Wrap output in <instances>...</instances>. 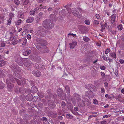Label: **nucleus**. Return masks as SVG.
Masks as SVG:
<instances>
[{
  "label": "nucleus",
  "mask_w": 124,
  "mask_h": 124,
  "mask_svg": "<svg viewBox=\"0 0 124 124\" xmlns=\"http://www.w3.org/2000/svg\"><path fill=\"white\" fill-rule=\"evenodd\" d=\"M10 80L7 79L6 80V83L7 85V89L8 90L10 91H11L14 87V85L12 84L10 81H12L14 83H15L16 81L18 84L21 85H23L26 83V80L24 78H22L20 80L17 79L16 78H13V77L11 75H10Z\"/></svg>",
  "instance_id": "nucleus-1"
},
{
  "label": "nucleus",
  "mask_w": 124,
  "mask_h": 124,
  "mask_svg": "<svg viewBox=\"0 0 124 124\" xmlns=\"http://www.w3.org/2000/svg\"><path fill=\"white\" fill-rule=\"evenodd\" d=\"M65 7L69 13L72 12L74 16L78 17H80L81 16V14H80L76 8H73L71 10L70 8L68 7L67 5Z\"/></svg>",
  "instance_id": "nucleus-2"
},
{
  "label": "nucleus",
  "mask_w": 124,
  "mask_h": 124,
  "mask_svg": "<svg viewBox=\"0 0 124 124\" xmlns=\"http://www.w3.org/2000/svg\"><path fill=\"white\" fill-rule=\"evenodd\" d=\"M43 26L46 29H50L53 27L54 24L50 22L49 20H45L43 22Z\"/></svg>",
  "instance_id": "nucleus-3"
},
{
  "label": "nucleus",
  "mask_w": 124,
  "mask_h": 124,
  "mask_svg": "<svg viewBox=\"0 0 124 124\" xmlns=\"http://www.w3.org/2000/svg\"><path fill=\"white\" fill-rule=\"evenodd\" d=\"M38 29V30L36 31L35 32L36 35L42 36H44L46 35V33L43 31V30L41 27H39Z\"/></svg>",
  "instance_id": "nucleus-4"
},
{
  "label": "nucleus",
  "mask_w": 124,
  "mask_h": 124,
  "mask_svg": "<svg viewBox=\"0 0 124 124\" xmlns=\"http://www.w3.org/2000/svg\"><path fill=\"white\" fill-rule=\"evenodd\" d=\"M57 93L58 95L60 96L61 99L62 100H64L65 99L66 94L62 89L59 88L58 89Z\"/></svg>",
  "instance_id": "nucleus-5"
},
{
  "label": "nucleus",
  "mask_w": 124,
  "mask_h": 124,
  "mask_svg": "<svg viewBox=\"0 0 124 124\" xmlns=\"http://www.w3.org/2000/svg\"><path fill=\"white\" fill-rule=\"evenodd\" d=\"M36 47L38 49L43 53H47L49 51L47 46L45 45L43 46L42 48H39L38 46H36Z\"/></svg>",
  "instance_id": "nucleus-6"
},
{
  "label": "nucleus",
  "mask_w": 124,
  "mask_h": 124,
  "mask_svg": "<svg viewBox=\"0 0 124 124\" xmlns=\"http://www.w3.org/2000/svg\"><path fill=\"white\" fill-rule=\"evenodd\" d=\"M86 88L92 92H96L97 91L96 87L91 84H88L86 86Z\"/></svg>",
  "instance_id": "nucleus-7"
},
{
  "label": "nucleus",
  "mask_w": 124,
  "mask_h": 124,
  "mask_svg": "<svg viewBox=\"0 0 124 124\" xmlns=\"http://www.w3.org/2000/svg\"><path fill=\"white\" fill-rule=\"evenodd\" d=\"M30 58L32 60L37 62H39L40 60V58L39 56H34L33 55L30 56Z\"/></svg>",
  "instance_id": "nucleus-8"
},
{
  "label": "nucleus",
  "mask_w": 124,
  "mask_h": 124,
  "mask_svg": "<svg viewBox=\"0 0 124 124\" xmlns=\"http://www.w3.org/2000/svg\"><path fill=\"white\" fill-rule=\"evenodd\" d=\"M32 74L35 76L39 77L41 75V73L37 70H33L32 72Z\"/></svg>",
  "instance_id": "nucleus-9"
},
{
  "label": "nucleus",
  "mask_w": 124,
  "mask_h": 124,
  "mask_svg": "<svg viewBox=\"0 0 124 124\" xmlns=\"http://www.w3.org/2000/svg\"><path fill=\"white\" fill-rule=\"evenodd\" d=\"M85 95L83 96V99L86 101H89L90 98L89 97V94L88 92H86L85 93Z\"/></svg>",
  "instance_id": "nucleus-10"
},
{
  "label": "nucleus",
  "mask_w": 124,
  "mask_h": 124,
  "mask_svg": "<svg viewBox=\"0 0 124 124\" xmlns=\"http://www.w3.org/2000/svg\"><path fill=\"white\" fill-rule=\"evenodd\" d=\"M17 70V71H15L14 72V73L16 77L19 79H20L21 78V76L19 73L21 72V71L20 70Z\"/></svg>",
  "instance_id": "nucleus-11"
},
{
  "label": "nucleus",
  "mask_w": 124,
  "mask_h": 124,
  "mask_svg": "<svg viewBox=\"0 0 124 124\" xmlns=\"http://www.w3.org/2000/svg\"><path fill=\"white\" fill-rule=\"evenodd\" d=\"M37 87L36 86L34 85L32 86L31 89V91L32 93H35L38 91Z\"/></svg>",
  "instance_id": "nucleus-12"
},
{
  "label": "nucleus",
  "mask_w": 124,
  "mask_h": 124,
  "mask_svg": "<svg viewBox=\"0 0 124 124\" xmlns=\"http://www.w3.org/2000/svg\"><path fill=\"white\" fill-rule=\"evenodd\" d=\"M89 101H78V106L79 107H83L85 106V103H86Z\"/></svg>",
  "instance_id": "nucleus-13"
},
{
  "label": "nucleus",
  "mask_w": 124,
  "mask_h": 124,
  "mask_svg": "<svg viewBox=\"0 0 124 124\" xmlns=\"http://www.w3.org/2000/svg\"><path fill=\"white\" fill-rule=\"evenodd\" d=\"M116 18V15L115 14H113L111 16V23L113 24L115 21V19Z\"/></svg>",
  "instance_id": "nucleus-14"
},
{
  "label": "nucleus",
  "mask_w": 124,
  "mask_h": 124,
  "mask_svg": "<svg viewBox=\"0 0 124 124\" xmlns=\"http://www.w3.org/2000/svg\"><path fill=\"white\" fill-rule=\"evenodd\" d=\"M48 104L50 107L53 108L55 107V105L53 101H48Z\"/></svg>",
  "instance_id": "nucleus-15"
},
{
  "label": "nucleus",
  "mask_w": 124,
  "mask_h": 124,
  "mask_svg": "<svg viewBox=\"0 0 124 124\" xmlns=\"http://www.w3.org/2000/svg\"><path fill=\"white\" fill-rule=\"evenodd\" d=\"M69 45L70 46V48H74L75 46L77 45V43L76 41H73L72 43H70Z\"/></svg>",
  "instance_id": "nucleus-16"
},
{
  "label": "nucleus",
  "mask_w": 124,
  "mask_h": 124,
  "mask_svg": "<svg viewBox=\"0 0 124 124\" xmlns=\"http://www.w3.org/2000/svg\"><path fill=\"white\" fill-rule=\"evenodd\" d=\"M51 19L54 21H55L57 20V17L54 14H51L50 16Z\"/></svg>",
  "instance_id": "nucleus-17"
},
{
  "label": "nucleus",
  "mask_w": 124,
  "mask_h": 124,
  "mask_svg": "<svg viewBox=\"0 0 124 124\" xmlns=\"http://www.w3.org/2000/svg\"><path fill=\"white\" fill-rule=\"evenodd\" d=\"M50 116L52 118H55L57 116V114L56 112H53L51 113Z\"/></svg>",
  "instance_id": "nucleus-18"
},
{
  "label": "nucleus",
  "mask_w": 124,
  "mask_h": 124,
  "mask_svg": "<svg viewBox=\"0 0 124 124\" xmlns=\"http://www.w3.org/2000/svg\"><path fill=\"white\" fill-rule=\"evenodd\" d=\"M34 20L33 17H30L26 20V23H30L33 22Z\"/></svg>",
  "instance_id": "nucleus-19"
},
{
  "label": "nucleus",
  "mask_w": 124,
  "mask_h": 124,
  "mask_svg": "<svg viewBox=\"0 0 124 124\" xmlns=\"http://www.w3.org/2000/svg\"><path fill=\"white\" fill-rule=\"evenodd\" d=\"M32 94H29L26 96V98L27 101H31L32 100Z\"/></svg>",
  "instance_id": "nucleus-20"
},
{
  "label": "nucleus",
  "mask_w": 124,
  "mask_h": 124,
  "mask_svg": "<svg viewBox=\"0 0 124 124\" xmlns=\"http://www.w3.org/2000/svg\"><path fill=\"white\" fill-rule=\"evenodd\" d=\"M73 96H74L75 98L76 99L77 101H79L81 100L80 96L79 94L77 93H75L73 94Z\"/></svg>",
  "instance_id": "nucleus-21"
},
{
  "label": "nucleus",
  "mask_w": 124,
  "mask_h": 124,
  "mask_svg": "<svg viewBox=\"0 0 124 124\" xmlns=\"http://www.w3.org/2000/svg\"><path fill=\"white\" fill-rule=\"evenodd\" d=\"M36 40L37 41L38 43L41 44L45 42V41L41 39L38 38Z\"/></svg>",
  "instance_id": "nucleus-22"
},
{
  "label": "nucleus",
  "mask_w": 124,
  "mask_h": 124,
  "mask_svg": "<svg viewBox=\"0 0 124 124\" xmlns=\"http://www.w3.org/2000/svg\"><path fill=\"white\" fill-rule=\"evenodd\" d=\"M65 89L66 93L70 95V91L69 87L67 85H66L65 86Z\"/></svg>",
  "instance_id": "nucleus-23"
},
{
  "label": "nucleus",
  "mask_w": 124,
  "mask_h": 124,
  "mask_svg": "<svg viewBox=\"0 0 124 124\" xmlns=\"http://www.w3.org/2000/svg\"><path fill=\"white\" fill-rule=\"evenodd\" d=\"M24 13L23 12H21L19 13L18 16L19 18L21 19H23L24 17Z\"/></svg>",
  "instance_id": "nucleus-24"
},
{
  "label": "nucleus",
  "mask_w": 124,
  "mask_h": 124,
  "mask_svg": "<svg viewBox=\"0 0 124 124\" xmlns=\"http://www.w3.org/2000/svg\"><path fill=\"white\" fill-rule=\"evenodd\" d=\"M26 66L28 68H31L32 66V64L30 61L28 62V63H26Z\"/></svg>",
  "instance_id": "nucleus-25"
},
{
  "label": "nucleus",
  "mask_w": 124,
  "mask_h": 124,
  "mask_svg": "<svg viewBox=\"0 0 124 124\" xmlns=\"http://www.w3.org/2000/svg\"><path fill=\"white\" fill-rule=\"evenodd\" d=\"M19 92L22 94H23L26 92L25 90L23 87H21L19 89Z\"/></svg>",
  "instance_id": "nucleus-26"
},
{
  "label": "nucleus",
  "mask_w": 124,
  "mask_h": 124,
  "mask_svg": "<svg viewBox=\"0 0 124 124\" xmlns=\"http://www.w3.org/2000/svg\"><path fill=\"white\" fill-rule=\"evenodd\" d=\"M20 100L21 101H24L25 100L26 97L23 94H22L20 96Z\"/></svg>",
  "instance_id": "nucleus-27"
},
{
  "label": "nucleus",
  "mask_w": 124,
  "mask_h": 124,
  "mask_svg": "<svg viewBox=\"0 0 124 124\" xmlns=\"http://www.w3.org/2000/svg\"><path fill=\"white\" fill-rule=\"evenodd\" d=\"M31 52V51L30 50H28L23 53V54L25 56L29 55Z\"/></svg>",
  "instance_id": "nucleus-28"
},
{
  "label": "nucleus",
  "mask_w": 124,
  "mask_h": 124,
  "mask_svg": "<svg viewBox=\"0 0 124 124\" xmlns=\"http://www.w3.org/2000/svg\"><path fill=\"white\" fill-rule=\"evenodd\" d=\"M83 40L85 42H88L90 40V39L87 37L84 36L83 37Z\"/></svg>",
  "instance_id": "nucleus-29"
},
{
  "label": "nucleus",
  "mask_w": 124,
  "mask_h": 124,
  "mask_svg": "<svg viewBox=\"0 0 124 124\" xmlns=\"http://www.w3.org/2000/svg\"><path fill=\"white\" fill-rule=\"evenodd\" d=\"M12 19L11 18H8L7 20V25H10L11 24Z\"/></svg>",
  "instance_id": "nucleus-30"
},
{
  "label": "nucleus",
  "mask_w": 124,
  "mask_h": 124,
  "mask_svg": "<svg viewBox=\"0 0 124 124\" xmlns=\"http://www.w3.org/2000/svg\"><path fill=\"white\" fill-rule=\"evenodd\" d=\"M14 37L12 40V43L13 45L16 44L18 42V41L16 39H14Z\"/></svg>",
  "instance_id": "nucleus-31"
},
{
  "label": "nucleus",
  "mask_w": 124,
  "mask_h": 124,
  "mask_svg": "<svg viewBox=\"0 0 124 124\" xmlns=\"http://www.w3.org/2000/svg\"><path fill=\"white\" fill-rule=\"evenodd\" d=\"M24 65L26 66V63H28V62L30 61V60L28 58H26L24 59Z\"/></svg>",
  "instance_id": "nucleus-32"
},
{
  "label": "nucleus",
  "mask_w": 124,
  "mask_h": 124,
  "mask_svg": "<svg viewBox=\"0 0 124 124\" xmlns=\"http://www.w3.org/2000/svg\"><path fill=\"white\" fill-rule=\"evenodd\" d=\"M111 56L112 58H116V54L114 52H112L110 53Z\"/></svg>",
  "instance_id": "nucleus-33"
},
{
  "label": "nucleus",
  "mask_w": 124,
  "mask_h": 124,
  "mask_svg": "<svg viewBox=\"0 0 124 124\" xmlns=\"http://www.w3.org/2000/svg\"><path fill=\"white\" fill-rule=\"evenodd\" d=\"M6 62L4 60H2L0 62V66H4L6 64Z\"/></svg>",
  "instance_id": "nucleus-34"
},
{
  "label": "nucleus",
  "mask_w": 124,
  "mask_h": 124,
  "mask_svg": "<svg viewBox=\"0 0 124 124\" xmlns=\"http://www.w3.org/2000/svg\"><path fill=\"white\" fill-rule=\"evenodd\" d=\"M22 21V20L21 19H19L18 20L16 23V25H19L21 23V22Z\"/></svg>",
  "instance_id": "nucleus-35"
},
{
  "label": "nucleus",
  "mask_w": 124,
  "mask_h": 124,
  "mask_svg": "<svg viewBox=\"0 0 124 124\" xmlns=\"http://www.w3.org/2000/svg\"><path fill=\"white\" fill-rule=\"evenodd\" d=\"M4 87V84L1 81H0V89H3Z\"/></svg>",
  "instance_id": "nucleus-36"
},
{
  "label": "nucleus",
  "mask_w": 124,
  "mask_h": 124,
  "mask_svg": "<svg viewBox=\"0 0 124 124\" xmlns=\"http://www.w3.org/2000/svg\"><path fill=\"white\" fill-rule=\"evenodd\" d=\"M14 14L13 13L11 12H10L9 14L8 17H9V18H11L12 19V18H13L14 16Z\"/></svg>",
  "instance_id": "nucleus-37"
},
{
  "label": "nucleus",
  "mask_w": 124,
  "mask_h": 124,
  "mask_svg": "<svg viewBox=\"0 0 124 124\" xmlns=\"http://www.w3.org/2000/svg\"><path fill=\"white\" fill-rule=\"evenodd\" d=\"M66 116L67 118L72 119L73 118V116H72L69 114H66Z\"/></svg>",
  "instance_id": "nucleus-38"
},
{
  "label": "nucleus",
  "mask_w": 124,
  "mask_h": 124,
  "mask_svg": "<svg viewBox=\"0 0 124 124\" xmlns=\"http://www.w3.org/2000/svg\"><path fill=\"white\" fill-rule=\"evenodd\" d=\"M43 13L42 12L40 13L38 15V18L39 19H41L42 18V15Z\"/></svg>",
  "instance_id": "nucleus-39"
},
{
  "label": "nucleus",
  "mask_w": 124,
  "mask_h": 124,
  "mask_svg": "<svg viewBox=\"0 0 124 124\" xmlns=\"http://www.w3.org/2000/svg\"><path fill=\"white\" fill-rule=\"evenodd\" d=\"M93 23L96 26H97L99 24L98 21L96 20H94L93 22Z\"/></svg>",
  "instance_id": "nucleus-40"
},
{
  "label": "nucleus",
  "mask_w": 124,
  "mask_h": 124,
  "mask_svg": "<svg viewBox=\"0 0 124 124\" xmlns=\"http://www.w3.org/2000/svg\"><path fill=\"white\" fill-rule=\"evenodd\" d=\"M110 49L109 48H107V49L106 50L105 53L106 54H107L108 53L110 52Z\"/></svg>",
  "instance_id": "nucleus-41"
},
{
  "label": "nucleus",
  "mask_w": 124,
  "mask_h": 124,
  "mask_svg": "<svg viewBox=\"0 0 124 124\" xmlns=\"http://www.w3.org/2000/svg\"><path fill=\"white\" fill-rule=\"evenodd\" d=\"M3 12L4 14H7L8 13V9H5Z\"/></svg>",
  "instance_id": "nucleus-42"
},
{
  "label": "nucleus",
  "mask_w": 124,
  "mask_h": 124,
  "mask_svg": "<svg viewBox=\"0 0 124 124\" xmlns=\"http://www.w3.org/2000/svg\"><path fill=\"white\" fill-rule=\"evenodd\" d=\"M14 2L17 5H18L20 4V2L18 0H14Z\"/></svg>",
  "instance_id": "nucleus-43"
},
{
  "label": "nucleus",
  "mask_w": 124,
  "mask_h": 124,
  "mask_svg": "<svg viewBox=\"0 0 124 124\" xmlns=\"http://www.w3.org/2000/svg\"><path fill=\"white\" fill-rule=\"evenodd\" d=\"M117 28L119 30H122L123 28L122 25L121 24L118 25L117 26Z\"/></svg>",
  "instance_id": "nucleus-44"
},
{
  "label": "nucleus",
  "mask_w": 124,
  "mask_h": 124,
  "mask_svg": "<svg viewBox=\"0 0 124 124\" xmlns=\"http://www.w3.org/2000/svg\"><path fill=\"white\" fill-rule=\"evenodd\" d=\"M3 71L2 70H0V77H3L4 76V73Z\"/></svg>",
  "instance_id": "nucleus-45"
},
{
  "label": "nucleus",
  "mask_w": 124,
  "mask_h": 124,
  "mask_svg": "<svg viewBox=\"0 0 124 124\" xmlns=\"http://www.w3.org/2000/svg\"><path fill=\"white\" fill-rule=\"evenodd\" d=\"M97 115H90L88 118V119H90L92 117H96L97 116Z\"/></svg>",
  "instance_id": "nucleus-46"
},
{
  "label": "nucleus",
  "mask_w": 124,
  "mask_h": 124,
  "mask_svg": "<svg viewBox=\"0 0 124 124\" xmlns=\"http://www.w3.org/2000/svg\"><path fill=\"white\" fill-rule=\"evenodd\" d=\"M35 13V11H34V10H31L30 12V14L31 15H33Z\"/></svg>",
  "instance_id": "nucleus-47"
},
{
  "label": "nucleus",
  "mask_w": 124,
  "mask_h": 124,
  "mask_svg": "<svg viewBox=\"0 0 124 124\" xmlns=\"http://www.w3.org/2000/svg\"><path fill=\"white\" fill-rule=\"evenodd\" d=\"M85 24L87 25H89L90 24V22L89 20H86L85 21Z\"/></svg>",
  "instance_id": "nucleus-48"
},
{
  "label": "nucleus",
  "mask_w": 124,
  "mask_h": 124,
  "mask_svg": "<svg viewBox=\"0 0 124 124\" xmlns=\"http://www.w3.org/2000/svg\"><path fill=\"white\" fill-rule=\"evenodd\" d=\"M114 96L112 94H111L108 96V98L110 100H112V99L114 98Z\"/></svg>",
  "instance_id": "nucleus-49"
},
{
  "label": "nucleus",
  "mask_w": 124,
  "mask_h": 124,
  "mask_svg": "<svg viewBox=\"0 0 124 124\" xmlns=\"http://www.w3.org/2000/svg\"><path fill=\"white\" fill-rule=\"evenodd\" d=\"M32 101H37L39 100L38 97L36 96H34L33 97H32Z\"/></svg>",
  "instance_id": "nucleus-50"
},
{
  "label": "nucleus",
  "mask_w": 124,
  "mask_h": 124,
  "mask_svg": "<svg viewBox=\"0 0 124 124\" xmlns=\"http://www.w3.org/2000/svg\"><path fill=\"white\" fill-rule=\"evenodd\" d=\"M19 89V88L18 86H16L15 87V90L16 93H17V91Z\"/></svg>",
  "instance_id": "nucleus-51"
},
{
  "label": "nucleus",
  "mask_w": 124,
  "mask_h": 124,
  "mask_svg": "<svg viewBox=\"0 0 124 124\" xmlns=\"http://www.w3.org/2000/svg\"><path fill=\"white\" fill-rule=\"evenodd\" d=\"M23 43L22 45H25L27 42V39L26 38H24L23 39Z\"/></svg>",
  "instance_id": "nucleus-52"
},
{
  "label": "nucleus",
  "mask_w": 124,
  "mask_h": 124,
  "mask_svg": "<svg viewBox=\"0 0 124 124\" xmlns=\"http://www.w3.org/2000/svg\"><path fill=\"white\" fill-rule=\"evenodd\" d=\"M100 68L102 70H104L106 69V67L104 66H101L100 67Z\"/></svg>",
  "instance_id": "nucleus-53"
},
{
  "label": "nucleus",
  "mask_w": 124,
  "mask_h": 124,
  "mask_svg": "<svg viewBox=\"0 0 124 124\" xmlns=\"http://www.w3.org/2000/svg\"><path fill=\"white\" fill-rule=\"evenodd\" d=\"M102 58L105 61H107L108 60L107 57L104 55H103L102 56Z\"/></svg>",
  "instance_id": "nucleus-54"
},
{
  "label": "nucleus",
  "mask_w": 124,
  "mask_h": 124,
  "mask_svg": "<svg viewBox=\"0 0 124 124\" xmlns=\"http://www.w3.org/2000/svg\"><path fill=\"white\" fill-rule=\"evenodd\" d=\"M110 31L111 32V33H112V35H115L116 34V32L114 31H112L111 30H110Z\"/></svg>",
  "instance_id": "nucleus-55"
},
{
  "label": "nucleus",
  "mask_w": 124,
  "mask_h": 124,
  "mask_svg": "<svg viewBox=\"0 0 124 124\" xmlns=\"http://www.w3.org/2000/svg\"><path fill=\"white\" fill-rule=\"evenodd\" d=\"M41 120L44 121L46 122L47 121V119L46 117H43L42 118Z\"/></svg>",
  "instance_id": "nucleus-56"
},
{
  "label": "nucleus",
  "mask_w": 124,
  "mask_h": 124,
  "mask_svg": "<svg viewBox=\"0 0 124 124\" xmlns=\"http://www.w3.org/2000/svg\"><path fill=\"white\" fill-rule=\"evenodd\" d=\"M104 12H105V13L107 15L109 16L110 15V13L108 12V11H107V10H104Z\"/></svg>",
  "instance_id": "nucleus-57"
},
{
  "label": "nucleus",
  "mask_w": 124,
  "mask_h": 124,
  "mask_svg": "<svg viewBox=\"0 0 124 124\" xmlns=\"http://www.w3.org/2000/svg\"><path fill=\"white\" fill-rule=\"evenodd\" d=\"M111 116V115H107L104 116H103L104 118H107L108 117H110Z\"/></svg>",
  "instance_id": "nucleus-58"
},
{
  "label": "nucleus",
  "mask_w": 124,
  "mask_h": 124,
  "mask_svg": "<svg viewBox=\"0 0 124 124\" xmlns=\"http://www.w3.org/2000/svg\"><path fill=\"white\" fill-rule=\"evenodd\" d=\"M5 43L4 42H1V46L3 47L5 46Z\"/></svg>",
  "instance_id": "nucleus-59"
},
{
  "label": "nucleus",
  "mask_w": 124,
  "mask_h": 124,
  "mask_svg": "<svg viewBox=\"0 0 124 124\" xmlns=\"http://www.w3.org/2000/svg\"><path fill=\"white\" fill-rule=\"evenodd\" d=\"M62 106V108H63L66 105V104L64 101H62L61 103Z\"/></svg>",
  "instance_id": "nucleus-60"
},
{
  "label": "nucleus",
  "mask_w": 124,
  "mask_h": 124,
  "mask_svg": "<svg viewBox=\"0 0 124 124\" xmlns=\"http://www.w3.org/2000/svg\"><path fill=\"white\" fill-rule=\"evenodd\" d=\"M27 38L28 40L30 39H31L30 35L29 34H28L27 36Z\"/></svg>",
  "instance_id": "nucleus-61"
},
{
  "label": "nucleus",
  "mask_w": 124,
  "mask_h": 124,
  "mask_svg": "<svg viewBox=\"0 0 124 124\" xmlns=\"http://www.w3.org/2000/svg\"><path fill=\"white\" fill-rule=\"evenodd\" d=\"M95 16L97 19H99L100 16L99 14H96L95 15Z\"/></svg>",
  "instance_id": "nucleus-62"
},
{
  "label": "nucleus",
  "mask_w": 124,
  "mask_h": 124,
  "mask_svg": "<svg viewBox=\"0 0 124 124\" xmlns=\"http://www.w3.org/2000/svg\"><path fill=\"white\" fill-rule=\"evenodd\" d=\"M104 86L105 87H107L108 86V84L107 82L104 83Z\"/></svg>",
  "instance_id": "nucleus-63"
},
{
  "label": "nucleus",
  "mask_w": 124,
  "mask_h": 124,
  "mask_svg": "<svg viewBox=\"0 0 124 124\" xmlns=\"http://www.w3.org/2000/svg\"><path fill=\"white\" fill-rule=\"evenodd\" d=\"M119 61L121 64H123L124 62V60L122 59H120Z\"/></svg>",
  "instance_id": "nucleus-64"
}]
</instances>
